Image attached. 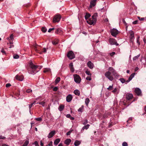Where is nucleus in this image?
<instances>
[{"mask_svg": "<svg viewBox=\"0 0 146 146\" xmlns=\"http://www.w3.org/2000/svg\"><path fill=\"white\" fill-rule=\"evenodd\" d=\"M108 70V71L105 73V76L109 80L112 81L113 79V78L112 76L111 75V73L114 76H118V74L115 70L112 67H109Z\"/></svg>", "mask_w": 146, "mask_h": 146, "instance_id": "nucleus-1", "label": "nucleus"}, {"mask_svg": "<svg viewBox=\"0 0 146 146\" xmlns=\"http://www.w3.org/2000/svg\"><path fill=\"white\" fill-rule=\"evenodd\" d=\"M30 66L31 69L30 71H29V73L32 74H35L38 72L40 69L42 67V66H40V67L38 68L39 67L38 66L35 65L33 63L30 64Z\"/></svg>", "mask_w": 146, "mask_h": 146, "instance_id": "nucleus-2", "label": "nucleus"}, {"mask_svg": "<svg viewBox=\"0 0 146 146\" xmlns=\"http://www.w3.org/2000/svg\"><path fill=\"white\" fill-rule=\"evenodd\" d=\"M97 13H94L92 16V19H90L87 21V22L90 25H92L95 24L97 21Z\"/></svg>", "mask_w": 146, "mask_h": 146, "instance_id": "nucleus-3", "label": "nucleus"}, {"mask_svg": "<svg viewBox=\"0 0 146 146\" xmlns=\"http://www.w3.org/2000/svg\"><path fill=\"white\" fill-rule=\"evenodd\" d=\"M74 78L75 82L77 83H79L81 81V78L80 76L77 74L74 75Z\"/></svg>", "mask_w": 146, "mask_h": 146, "instance_id": "nucleus-4", "label": "nucleus"}, {"mask_svg": "<svg viewBox=\"0 0 146 146\" xmlns=\"http://www.w3.org/2000/svg\"><path fill=\"white\" fill-rule=\"evenodd\" d=\"M67 56L69 59H73L75 57L74 53L72 51H70L68 52Z\"/></svg>", "mask_w": 146, "mask_h": 146, "instance_id": "nucleus-5", "label": "nucleus"}, {"mask_svg": "<svg viewBox=\"0 0 146 146\" xmlns=\"http://www.w3.org/2000/svg\"><path fill=\"white\" fill-rule=\"evenodd\" d=\"M60 18L61 16L60 15H56L54 17L53 19V22L54 23L58 22L60 21Z\"/></svg>", "mask_w": 146, "mask_h": 146, "instance_id": "nucleus-6", "label": "nucleus"}, {"mask_svg": "<svg viewBox=\"0 0 146 146\" xmlns=\"http://www.w3.org/2000/svg\"><path fill=\"white\" fill-rule=\"evenodd\" d=\"M111 34L114 37H116L118 34V30L115 29H113L111 31Z\"/></svg>", "mask_w": 146, "mask_h": 146, "instance_id": "nucleus-7", "label": "nucleus"}, {"mask_svg": "<svg viewBox=\"0 0 146 146\" xmlns=\"http://www.w3.org/2000/svg\"><path fill=\"white\" fill-rule=\"evenodd\" d=\"M135 92L136 94L138 96H141L142 95L141 91L139 88H135Z\"/></svg>", "mask_w": 146, "mask_h": 146, "instance_id": "nucleus-8", "label": "nucleus"}, {"mask_svg": "<svg viewBox=\"0 0 146 146\" xmlns=\"http://www.w3.org/2000/svg\"><path fill=\"white\" fill-rule=\"evenodd\" d=\"M110 43L111 45H115L116 46L118 45V44L117 43L116 40L115 39H110L109 40Z\"/></svg>", "mask_w": 146, "mask_h": 146, "instance_id": "nucleus-9", "label": "nucleus"}, {"mask_svg": "<svg viewBox=\"0 0 146 146\" xmlns=\"http://www.w3.org/2000/svg\"><path fill=\"white\" fill-rule=\"evenodd\" d=\"M130 40L132 42L134 38V34L133 31H131L130 32Z\"/></svg>", "mask_w": 146, "mask_h": 146, "instance_id": "nucleus-10", "label": "nucleus"}, {"mask_svg": "<svg viewBox=\"0 0 146 146\" xmlns=\"http://www.w3.org/2000/svg\"><path fill=\"white\" fill-rule=\"evenodd\" d=\"M55 134V131L54 130L52 131L48 134L47 136L48 138L52 137Z\"/></svg>", "mask_w": 146, "mask_h": 146, "instance_id": "nucleus-11", "label": "nucleus"}, {"mask_svg": "<svg viewBox=\"0 0 146 146\" xmlns=\"http://www.w3.org/2000/svg\"><path fill=\"white\" fill-rule=\"evenodd\" d=\"M15 78L16 79L18 80L22 81L23 80L24 78L23 76H20L17 75L15 76Z\"/></svg>", "mask_w": 146, "mask_h": 146, "instance_id": "nucleus-12", "label": "nucleus"}, {"mask_svg": "<svg viewBox=\"0 0 146 146\" xmlns=\"http://www.w3.org/2000/svg\"><path fill=\"white\" fill-rule=\"evenodd\" d=\"M96 0H92L90 2V8H92L95 6L96 4Z\"/></svg>", "mask_w": 146, "mask_h": 146, "instance_id": "nucleus-13", "label": "nucleus"}, {"mask_svg": "<svg viewBox=\"0 0 146 146\" xmlns=\"http://www.w3.org/2000/svg\"><path fill=\"white\" fill-rule=\"evenodd\" d=\"M133 98L132 94L130 93H128L126 94V98L127 100H130L131 99Z\"/></svg>", "mask_w": 146, "mask_h": 146, "instance_id": "nucleus-14", "label": "nucleus"}, {"mask_svg": "<svg viewBox=\"0 0 146 146\" xmlns=\"http://www.w3.org/2000/svg\"><path fill=\"white\" fill-rule=\"evenodd\" d=\"M135 73H132L129 77L128 80H126V83H128L134 77L135 75Z\"/></svg>", "mask_w": 146, "mask_h": 146, "instance_id": "nucleus-15", "label": "nucleus"}, {"mask_svg": "<svg viewBox=\"0 0 146 146\" xmlns=\"http://www.w3.org/2000/svg\"><path fill=\"white\" fill-rule=\"evenodd\" d=\"M90 126V125L88 124L87 125L83 127L81 130V132L82 133L84 132V129H86V130Z\"/></svg>", "mask_w": 146, "mask_h": 146, "instance_id": "nucleus-16", "label": "nucleus"}, {"mask_svg": "<svg viewBox=\"0 0 146 146\" xmlns=\"http://www.w3.org/2000/svg\"><path fill=\"white\" fill-rule=\"evenodd\" d=\"M87 65L88 67L90 69H92L93 68L94 66L93 64L91 61H89L87 63Z\"/></svg>", "mask_w": 146, "mask_h": 146, "instance_id": "nucleus-17", "label": "nucleus"}, {"mask_svg": "<svg viewBox=\"0 0 146 146\" xmlns=\"http://www.w3.org/2000/svg\"><path fill=\"white\" fill-rule=\"evenodd\" d=\"M128 101H120V103H123L125 106H126V107L129 106L130 104H129L127 102Z\"/></svg>", "mask_w": 146, "mask_h": 146, "instance_id": "nucleus-18", "label": "nucleus"}, {"mask_svg": "<svg viewBox=\"0 0 146 146\" xmlns=\"http://www.w3.org/2000/svg\"><path fill=\"white\" fill-rule=\"evenodd\" d=\"M56 33L61 35L62 34V31L60 29H57L55 32Z\"/></svg>", "mask_w": 146, "mask_h": 146, "instance_id": "nucleus-19", "label": "nucleus"}, {"mask_svg": "<svg viewBox=\"0 0 146 146\" xmlns=\"http://www.w3.org/2000/svg\"><path fill=\"white\" fill-rule=\"evenodd\" d=\"M72 96L71 94H69L66 97V100H72Z\"/></svg>", "mask_w": 146, "mask_h": 146, "instance_id": "nucleus-20", "label": "nucleus"}, {"mask_svg": "<svg viewBox=\"0 0 146 146\" xmlns=\"http://www.w3.org/2000/svg\"><path fill=\"white\" fill-rule=\"evenodd\" d=\"M71 142V140L70 139H68L65 141L64 143L66 144L69 145Z\"/></svg>", "mask_w": 146, "mask_h": 146, "instance_id": "nucleus-21", "label": "nucleus"}, {"mask_svg": "<svg viewBox=\"0 0 146 146\" xmlns=\"http://www.w3.org/2000/svg\"><path fill=\"white\" fill-rule=\"evenodd\" d=\"M60 139L59 138L56 139L54 142V144L55 145H57L60 142Z\"/></svg>", "mask_w": 146, "mask_h": 146, "instance_id": "nucleus-22", "label": "nucleus"}, {"mask_svg": "<svg viewBox=\"0 0 146 146\" xmlns=\"http://www.w3.org/2000/svg\"><path fill=\"white\" fill-rule=\"evenodd\" d=\"M74 93L76 95L79 96L80 95V92L78 90H76L74 91Z\"/></svg>", "mask_w": 146, "mask_h": 146, "instance_id": "nucleus-23", "label": "nucleus"}, {"mask_svg": "<svg viewBox=\"0 0 146 146\" xmlns=\"http://www.w3.org/2000/svg\"><path fill=\"white\" fill-rule=\"evenodd\" d=\"M64 106L63 105H60L58 108V109L60 111H62L64 108Z\"/></svg>", "mask_w": 146, "mask_h": 146, "instance_id": "nucleus-24", "label": "nucleus"}, {"mask_svg": "<svg viewBox=\"0 0 146 146\" xmlns=\"http://www.w3.org/2000/svg\"><path fill=\"white\" fill-rule=\"evenodd\" d=\"M91 15L89 13H86V15L85 16V19L87 20L88 18L90 17Z\"/></svg>", "mask_w": 146, "mask_h": 146, "instance_id": "nucleus-25", "label": "nucleus"}, {"mask_svg": "<svg viewBox=\"0 0 146 146\" xmlns=\"http://www.w3.org/2000/svg\"><path fill=\"white\" fill-rule=\"evenodd\" d=\"M80 141L77 140L75 142L74 145L75 146H78L80 144Z\"/></svg>", "mask_w": 146, "mask_h": 146, "instance_id": "nucleus-26", "label": "nucleus"}, {"mask_svg": "<svg viewBox=\"0 0 146 146\" xmlns=\"http://www.w3.org/2000/svg\"><path fill=\"white\" fill-rule=\"evenodd\" d=\"M36 104H41L43 106H44V102L43 101H40L36 103Z\"/></svg>", "mask_w": 146, "mask_h": 146, "instance_id": "nucleus-27", "label": "nucleus"}, {"mask_svg": "<svg viewBox=\"0 0 146 146\" xmlns=\"http://www.w3.org/2000/svg\"><path fill=\"white\" fill-rule=\"evenodd\" d=\"M50 69L49 68H46L43 71V72L44 73L50 72Z\"/></svg>", "mask_w": 146, "mask_h": 146, "instance_id": "nucleus-28", "label": "nucleus"}, {"mask_svg": "<svg viewBox=\"0 0 146 146\" xmlns=\"http://www.w3.org/2000/svg\"><path fill=\"white\" fill-rule=\"evenodd\" d=\"M13 57L14 59H18L19 58V56L16 54H14L13 55Z\"/></svg>", "mask_w": 146, "mask_h": 146, "instance_id": "nucleus-29", "label": "nucleus"}, {"mask_svg": "<svg viewBox=\"0 0 146 146\" xmlns=\"http://www.w3.org/2000/svg\"><path fill=\"white\" fill-rule=\"evenodd\" d=\"M60 78L59 77L57 78L55 80V82L56 84H57L60 81Z\"/></svg>", "mask_w": 146, "mask_h": 146, "instance_id": "nucleus-30", "label": "nucleus"}, {"mask_svg": "<svg viewBox=\"0 0 146 146\" xmlns=\"http://www.w3.org/2000/svg\"><path fill=\"white\" fill-rule=\"evenodd\" d=\"M84 106H82L78 110V112H82L83 111Z\"/></svg>", "mask_w": 146, "mask_h": 146, "instance_id": "nucleus-31", "label": "nucleus"}, {"mask_svg": "<svg viewBox=\"0 0 146 146\" xmlns=\"http://www.w3.org/2000/svg\"><path fill=\"white\" fill-rule=\"evenodd\" d=\"M140 56V54H139L137 56H136L134 57L133 58V60H135L137 59Z\"/></svg>", "mask_w": 146, "mask_h": 146, "instance_id": "nucleus-32", "label": "nucleus"}, {"mask_svg": "<svg viewBox=\"0 0 146 146\" xmlns=\"http://www.w3.org/2000/svg\"><path fill=\"white\" fill-rule=\"evenodd\" d=\"M120 81L123 83H125L126 84L127 83H126V81L125 79H124L123 78H120Z\"/></svg>", "mask_w": 146, "mask_h": 146, "instance_id": "nucleus-33", "label": "nucleus"}, {"mask_svg": "<svg viewBox=\"0 0 146 146\" xmlns=\"http://www.w3.org/2000/svg\"><path fill=\"white\" fill-rule=\"evenodd\" d=\"M29 142L28 141H26L22 146H27L29 144Z\"/></svg>", "mask_w": 146, "mask_h": 146, "instance_id": "nucleus-34", "label": "nucleus"}, {"mask_svg": "<svg viewBox=\"0 0 146 146\" xmlns=\"http://www.w3.org/2000/svg\"><path fill=\"white\" fill-rule=\"evenodd\" d=\"M42 31L44 33L46 32L47 31V29L46 27H43L42 28Z\"/></svg>", "mask_w": 146, "mask_h": 146, "instance_id": "nucleus-35", "label": "nucleus"}, {"mask_svg": "<svg viewBox=\"0 0 146 146\" xmlns=\"http://www.w3.org/2000/svg\"><path fill=\"white\" fill-rule=\"evenodd\" d=\"M58 40H55L53 41L52 42V43L54 45H56V44H58Z\"/></svg>", "mask_w": 146, "mask_h": 146, "instance_id": "nucleus-36", "label": "nucleus"}, {"mask_svg": "<svg viewBox=\"0 0 146 146\" xmlns=\"http://www.w3.org/2000/svg\"><path fill=\"white\" fill-rule=\"evenodd\" d=\"M85 73L88 75L91 76L92 75L90 73V71L88 70H87L86 71Z\"/></svg>", "mask_w": 146, "mask_h": 146, "instance_id": "nucleus-37", "label": "nucleus"}, {"mask_svg": "<svg viewBox=\"0 0 146 146\" xmlns=\"http://www.w3.org/2000/svg\"><path fill=\"white\" fill-rule=\"evenodd\" d=\"M35 102H36L35 101L34 102L31 104H30V105H29V108L30 109H30H31V108L32 107V106L33 105V104H35Z\"/></svg>", "mask_w": 146, "mask_h": 146, "instance_id": "nucleus-38", "label": "nucleus"}, {"mask_svg": "<svg viewBox=\"0 0 146 146\" xmlns=\"http://www.w3.org/2000/svg\"><path fill=\"white\" fill-rule=\"evenodd\" d=\"M113 85L112 86H110L108 88H107V89L109 90H111L113 89Z\"/></svg>", "mask_w": 146, "mask_h": 146, "instance_id": "nucleus-39", "label": "nucleus"}, {"mask_svg": "<svg viewBox=\"0 0 146 146\" xmlns=\"http://www.w3.org/2000/svg\"><path fill=\"white\" fill-rule=\"evenodd\" d=\"M88 122V120L87 119H86L83 121L82 124L84 125H86L87 123Z\"/></svg>", "mask_w": 146, "mask_h": 146, "instance_id": "nucleus-40", "label": "nucleus"}, {"mask_svg": "<svg viewBox=\"0 0 146 146\" xmlns=\"http://www.w3.org/2000/svg\"><path fill=\"white\" fill-rule=\"evenodd\" d=\"M35 119L38 121H40L42 120V119L40 117L36 118H35Z\"/></svg>", "mask_w": 146, "mask_h": 146, "instance_id": "nucleus-41", "label": "nucleus"}, {"mask_svg": "<svg viewBox=\"0 0 146 146\" xmlns=\"http://www.w3.org/2000/svg\"><path fill=\"white\" fill-rule=\"evenodd\" d=\"M139 38H140L139 36H138V37L137 40V43L138 45H140V42H139Z\"/></svg>", "mask_w": 146, "mask_h": 146, "instance_id": "nucleus-42", "label": "nucleus"}, {"mask_svg": "<svg viewBox=\"0 0 146 146\" xmlns=\"http://www.w3.org/2000/svg\"><path fill=\"white\" fill-rule=\"evenodd\" d=\"M48 49V48H44L42 50V52L44 53H46V50Z\"/></svg>", "mask_w": 146, "mask_h": 146, "instance_id": "nucleus-43", "label": "nucleus"}, {"mask_svg": "<svg viewBox=\"0 0 146 146\" xmlns=\"http://www.w3.org/2000/svg\"><path fill=\"white\" fill-rule=\"evenodd\" d=\"M122 146H127V143L125 142H124L122 143Z\"/></svg>", "mask_w": 146, "mask_h": 146, "instance_id": "nucleus-44", "label": "nucleus"}, {"mask_svg": "<svg viewBox=\"0 0 146 146\" xmlns=\"http://www.w3.org/2000/svg\"><path fill=\"white\" fill-rule=\"evenodd\" d=\"M32 91V90L30 89H28L26 90V92L27 93H30Z\"/></svg>", "mask_w": 146, "mask_h": 146, "instance_id": "nucleus-45", "label": "nucleus"}, {"mask_svg": "<svg viewBox=\"0 0 146 146\" xmlns=\"http://www.w3.org/2000/svg\"><path fill=\"white\" fill-rule=\"evenodd\" d=\"M54 29H55L54 28L50 29L48 30V32L50 33L52 31L54 30Z\"/></svg>", "mask_w": 146, "mask_h": 146, "instance_id": "nucleus-46", "label": "nucleus"}, {"mask_svg": "<svg viewBox=\"0 0 146 146\" xmlns=\"http://www.w3.org/2000/svg\"><path fill=\"white\" fill-rule=\"evenodd\" d=\"M86 79L87 80H88L89 81H90L92 79H91V77H90V76H88V77H87L86 78Z\"/></svg>", "mask_w": 146, "mask_h": 146, "instance_id": "nucleus-47", "label": "nucleus"}, {"mask_svg": "<svg viewBox=\"0 0 146 146\" xmlns=\"http://www.w3.org/2000/svg\"><path fill=\"white\" fill-rule=\"evenodd\" d=\"M1 52L3 53V54H6L5 51L2 48L1 50Z\"/></svg>", "mask_w": 146, "mask_h": 146, "instance_id": "nucleus-48", "label": "nucleus"}, {"mask_svg": "<svg viewBox=\"0 0 146 146\" xmlns=\"http://www.w3.org/2000/svg\"><path fill=\"white\" fill-rule=\"evenodd\" d=\"M10 39L12 40L13 39V36L12 34L9 37Z\"/></svg>", "mask_w": 146, "mask_h": 146, "instance_id": "nucleus-49", "label": "nucleus"}, {"mask_svg": "<svg viewBox=\"0 0 146 146\" xmlns=\"http://www.w3.org/2000/svg\"><path fill=\"white\" fill-rule=\"evenodd\" d=\"M58 88L57 87H55L53 88V90L54 91H57Z\"/></svg>", "mask_w": 146, "mask_h": 146, "instance_id": "nucleus-50", "label": "nucleus"}, {"mask_svg": "<svg viewBox=\"0 0 146 146\" xmlns=\"http://www.w3.org/2000/svg\"><path fill=\"white\" fill-rule=\"evenodd\" d=\"M137 22H138V21L136 20V21H135L133 22L132 23V24L134 25L136 24L137 23Z\"/></svg>", "mask_w": 146, "mask_h": 146, "instance_id": "nucleus-51", "label": "nucleus"}, {"mask_svg": "<svg viewBox=\"0 0 146 146\" xmlns=\"http://www.w3.org/2000/svg\"><path fill=\"white\" fill-rule=\"evenodd\" d=\"M72 132V131H69L68 132L66 133L67 135H70Z\"/></svg>", "mask_w": 146, "mask_h": 146, "instance_id": "nucleus-52", "label": "nucleus"}, {"mask_svg": "<svg viewBox=\"0 0 146 146\" xmlns=\"http://www.w3.org/2000/svg\"><path fill=\"white\" fill-rule=\"evenodd\" d=\"M49 146H52V141H50L48 144Z\"/></svg>", "mask_w": 146, "mask_h": 146, "instance_id": "nucleus-53", "label": "nucleus"}, {"mask_svg": "<svg viewBox=\"0 0 146 146\" xmlns=\"http://www.w3.org/2000/svg\"><path fill=\"white\" fill-rule=\"evenodd\" d=\"M11 86V84L9 83H8L6 84V86L7 87H9Z\"/></svg>", "mask_w": 146, "mask_h": 146, "instance_id": "nucleus-54", "label": "nucleus"}, {"mask_svg": "<svg viewBox=\"0 0 146 146\" xmlns=\"http://www.w3.org/2000/svg\"><path fill=\"white\" fill-rule=\"evenodd\" d=\"M115 54V53L114 52H113L110 54V55L111 56H113Z\"/></svg>", "mask_w": 146, "mask_h": 146, "instance_id": "nucleus-55", "label": "nucleus"}, {"mask_svg": "<svg viewBox=\"0 0 146 146\" xmlns=\"http://www.w3.org/2000/svg\"><path fill=\"white\" fill-rule=\"evenodd\" d=\"M70 68L71 71L72 72H74V68L73 67Z\"/></svg>", "mask_w": 146, "mask_h": 146, "instance_id": "nucleus-56", "label": "nucleus"}, {"mask_svg": "<svg viewBox=\"0 0 146 146\" xmlns=\"http://www.w3.org/2000/svg\"><path fill=\"white\" fill-rule=\"evenodd\" d=\"M90 101H85V103L86 106H88V104L89 103Z\"/></svg>", "mask_w": 146, "mask_h": 146, "instance_id": "nucleus-57", "label": "nucleus"}, {"mask_svg": "<svg viewBox=\"0 0 146 146\" xmlns=\"http://www.w3.org/2000/svg\"><path fill=\"white\" fill-rule=\"evenodd\" d=\"M34 144H35V146H38L37 141H35L34 142Z\"/></svg>", "mask_w": 146, "mask_h": 146, "instance_id": "nucleus-58", "label": "nucleus"}, {"mask_svg": "<svg viewBox=\"0 0 146 146\" xmlns=\"http://www.w3.org/2000/svg\"><path fill=\"white\" fill-rule=\"evenodd\" d=\"M117 89L116 88H115L112 91V92L114 93L115 92L117 91Z\"/></svg>", "mask_w": 146, "mask_h": 146, "instance_id": "nucleus-59", "label": "nucleus"}, {"mask_svg": "<svg viewBox=\"0 0 146 146\" xmlns=\"http://www.w3.org/2000/svg\"><path fill=\"white\" fill-rule=\"evenodd\" d=\"M69 66L70 68L73 67V64L72 63H71L69 64Z\"/></svg>", "mask_w": 146, "mask_h": 146, "instance_id": "nucleus-60", "label": "nucleus"}, {"mask_svg": "<svg viewBox=\"0 0 146 146\" xmlns=\"http://www.w3.org/2000/svg\"><path fill=\"white\" fill-rule=\"evenodd\" d=\"M71 115L69 114H68L66 115V116L68 118H70V117H71Z\"/></svg>", "mask_w": 146, "mask_h": 146, "instance_id": "nucleus-61", "label": "nucleus"}, {"mask_svg": "<svg viewBox=\"0 0 146 146\" xmlns=\"http://www.w3.org/2000/svg\"><path fill=\"white\" fill-rule=\"evenodd\" d=\"M5 138V137H3L2 136H0V139H3Z\"/></svg>", "mask_w": 146, "mask_h": 146, "instance_id": "nucleus-62", "label": "nucleus"}, {"mask_svg": "<svg viewBox=\"0 0 146 146\" xmlns=\"http://www.w3.org/2000/svg\"><path fill=\"white\" fill-rule=\"evenodd\" d=\"M145 19V18L144 17H142L141 18L140 21H142L144 20V19Z\"/></svg>", "mask_w": 146, "mask_h": 146, "instance_id": "nucleus-63", "label": "nucleus"}, {"mask_svg": "<svg viewBox=\"0 0 146 146\" xmlns=\"http://www.w3.org/2000/svg\"><path fill=\"white\" fill-rule=\"evenodd\" d=\"M2 146H9L8 145L5 144H3L2 145Z\"/></svg>", "mask_w": 146, "mask_h": 146, "instance_id": "nucleus-64", "label": "nucleus"}]
</instances>
